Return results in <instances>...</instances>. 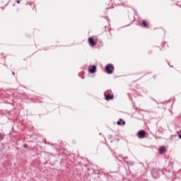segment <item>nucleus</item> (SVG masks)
Returning <instances> with one entry per match:
<instances>
[{
	"label": "nucleus",
	"mask_w": 181,
	"mask_h": 181,
	"mask_svg": "<svg viewBox=\"0 0 181 181\" xmlns=\"http://www.w3.org/2000/svg\"><path fill=\"white\" fill-rule=\"evenodd\" d=\"M111 69H112V70H114L113 64H109L106 65L105 71L107 74H112V71L111 70Z\"/></svg>",
	"instance_id": "1"
},
{
	"label": "nucleus",
	"mask_w": 181,
	"mask_h": 181,
	"mask_svg": "<svg viewBox=\"0 0 181 181\" xmlns=\"http://www.w3.org/2000/svg\"><path fill=\"white\" fill-rule=\"evenodd\" d=\"M145 135H146V132L144 130H140L137 133V136L140 139L145 138Z\"/></svg>",
	"instance_id": "2"
},
{
	"label": "nucleus",
	"mask_w": 181,
	"mask_h": 181,
	"mask_svg": "<svg viewBox=\"0 0 181 181\" xmlns=\"http://www.w3.org/2000/svg\"><path fill=\"white\" fill-rule=\"evenodd\" d=\"M151 174L153 175V177L158 178L159 177V175L156 174V169L153 168L151 170Z\"/></svg>",
	"instance_id": "3"
},
{
	"label": "nucleus",
	"mask_w": 181,
	"mask_h": 181,
	"mask_svg": "<svg viewBox=\"0 0 181 181\" xmlns=\"http://www.w3.org/2000/svg\"><path fill=\"white\" fill-rule=\"evenodd\" d=\"M89 44L91 45V46H95V42L94 41V39L93 37H90L88 38Z\"/></svg>",
	"instance_id": "4"
},
{
	"label": "nucleus",
	"mask_w": 181,
	"mask_h": 181,
	"mask_svg": "<svg viewBox=\"0 0 181 181\" xmlns=\"http://www.w3.org/2000/svg\"><path fill=\"white\" fill-rule=\"evenodd\" d=\"M97 70V66H95V65L92 66L91 69L89 70L90 73H91V74H94V73H95V71Z\"/></svg>",
	"instance_id": "5"
},
{
	"label": "nucleus",
	"mask_w": 181,
	"mask_h": 181,
	"mask_svg": "<svg viewBox=\"0 0 181 181\" xmlns=\"http://www.w3.org/2000/svg\"><path fill=\"white\" fill-rule=\"evenodd\" d=\"M117 124V125H125V121L122 120V119H119Z\"/></svg>",
	"instance_id": "6"
},
{
	"label": "nucleus",
	"mask_w": 181,
	"mask_h": 181,
	"mask_svg": "<svg viewBox=\"0 0 181 181\" xmlns=\"http://www.w3.org/2000/svg\"><path fill=\"white\" fill-rule=\"evenodd\" d=\"M105 100H112V98H114V95H105Z\"/></svg>",
	"instance_id": "7"
},
{
	"label": "nucleus",
	"mask_w": 181,
	"mask_h": 181,
	"mask_svg": "<svg viewBox=\"0 0 181 181\" xmlns=\"http://www.w3.org/2000/svg\"><path fill=\"white\" fill-rule=\"evenodd\" d=\"M165 151H166V148H165L163 147L159 148L160 153H163V152H165Z\"/></svg>",
	"instance_id": "8"
},
{
	"label": "nucleus",
	"mask_w": 181,
	"mask_h": 181,
	"mask_svg": "<svg viewBox=\"0 0 181 181\" xmlns=\"http://www.w3.org/2000/svg\"><path fill=\"white\" fill-rule=\"evenodd\" d=\"M142 25H144V28H148V23H146V21H142Z\"/></svg>",
	"instance_id": "9"
},
{
	"label": "nucleus",
	"mask_w": 181,
	"mask_h": 181,
	"mask_svg": "<svg viewBox=\"0 0 181 181\" xmlns=\"http://www.w3.org/2000/svg\"><path fill=\"white\" fill-rule=\"evenodd\" d=\"M23 148H28V144H23Z\"/></svg>",
	"instance_id": "10"
},
{
	"label": "nucleus",
	"mask_w": 181,
	"mask_h": 181,
	"mask_svg": "<svg viewBox=\"0 0 181 181\" xmlns=\"http://www.w3.org/2000/svg\"><path fill=\"white\" fill-rule=\"evenodd\" d=\"M2 139H4V137H2V136L0 135V141H2Z\"/></svg>",
	"instance_id": "11"
},
{
	"label": "nucleus",
	"mask_w": 181,
	"mask_h": 181,
	"mask_svg": "<svg viewBox=\"0 0 181 181\" xmlns=\"http://www.w3.org/2000/svg\"><path fill=\"white\" fill-rule=\"evenodd\" d=\"M123 159H124V160L128 159V156L124 157Z\"/></svg>",
	"instance_id": "12"
},
{
	"label": "nucleus",
	"mask_w": 181,
	"mask_h": 181,
	"mask_svg": "<svg viewBox=\"0 0 181 181\" xmlns=\"http://www.w3.org/2000/svg\"><path fill=\"white\" fill-rule=\"evenodd\" d=\"M132 165H134V162L132 161V162L130 163V165L132 166Z\"/></svg>",
	"instance_id": "13"
},
{
	"label": "nucleus",
	"mask_w": 181,
	"mask_h": 181,
	"mask_svg": "<svg viewBox=\"0 0 181 181\" xmlns=\"http://www.w3.org/2000/svg\"><path fill=\"white\" fill-rule=\"evenodd\" d=\"M17 4H21V1L18 0Z\"/></svg>",
	"instance_id": "14"
},
{
	"label": "nucleus",
	"mask_w": 181,
	"mask_h": 181,
	"mask_svg": "<svg viewBox=\"0 0 181 181\" xmlns=\"http://www.w3.org/2000/svg\"><path fill=\"white\" fill-rule=\"evenodd\" d=\"M178 136H179L180 139H181V134H180Z\"/></svg>",
	"instance_id": "15"
},
{
	"label": "nucleus",
	"mask_w": 181,
	"mask_h": 181,
	"mask_svg": "<svg viewBox=\"0 0 181 181\" xmlns=\"http://www.w3.org/2000/svg\"><path fill=\"white\" fill-rule=\"evenodd\" d=\"M13 76H15V72H12Z\"/></svg>",
	"instance_id": "16"
},
{
	"label": "nucleus",
	"mask_w": 181,
	"mask_h": 181,
	"mask_svg": "<svg viewBox=\"0 0 181 181\" xmlns=\"http://www.w3.org/2000/svg\"><path fill=\"white\" fill-rule=\"evenodd\" d=\"M158 139H160V137H158Z\"/></svg>",
	"instance_id": "17"
}]
</instances>
